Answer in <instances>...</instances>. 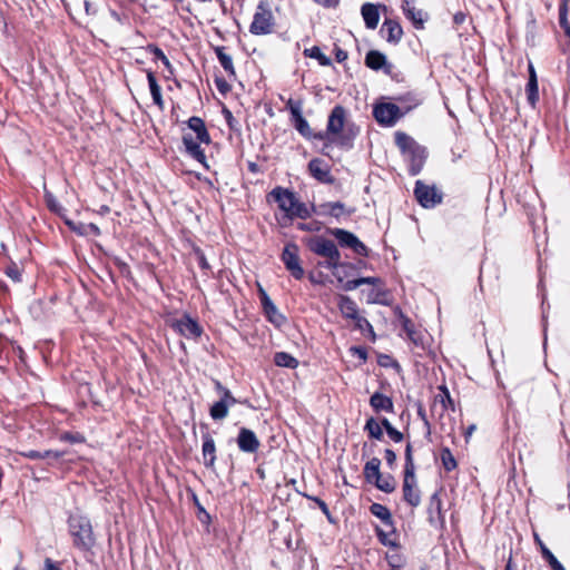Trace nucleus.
<instances>
[{
    "mask_svg": "<svg viewBox=\"0 0 570 570\" xmlns=\"http://www.w3.org/2000/svg\"><path fill=\"white\" fill-rule=\"evenodd\" d=\"M67 525L73 547L81 552H90L96 544L90 519L79 512L70 513Z\"/></svg>",
    "mask_w": 570,
    "mask_h": 570,
    "instance_id": "f257e3e1",
    "label": "nucleus"
},
{
    "mask_svg": "<svg viewBox=\"0 0 570 570\" xmlns=\"http://www.w3.org/2000/svg\"><path fill=\"white\" fill-rule=\"evenodd\" d=\"M346 110L343 106L336 105L331 110L327 120V134L333 136L332 144H335L342 149L350 150L354 146V135L352 131L344 132Z\"/></svg>",
    "mask_w": 570,
    "mask_h": 570,
    "instance_id": "f03ea898",
    "label": "nucleus"
},
{
    "mask_svg": "<svg viewBox=\"0 0 570 570\" xmlns=\"http://www.w3.org/2000/svg\"><path fill=\"white\" fill-rule=\"evenodd\" d=\"M363 265V262L358 259V294L361 295V299H364L368 304H386L389 294L382 279L375 276H362L360 272Z\"/></svg>",
    "mask_w": 570,
    "mask_h": 570,
    "instance_id": "7ed1b4c3",
    "label": "nucleus"
},
{
    "mask_svg": "<svg viewBox=\"0 0 570 570\" xmlns=\"http://www.w3.org/2000/svg\"><path fill=\"white\" fill-rule=\"evenodd\" d=\"M275 18L267 0H259L253 21L249 24V32L254 36H265L273 32Z\"/></svg>",
    "mask_w": 570,
    "mask_h": 570,
    "instance_id": "20e7f679",
    "label": "nucleus"
},
{
    "mask_svg": "<svg viewBox=\"0 0 570 570\" xmlns=\"http://www.w3.org/2000/svg\"><path fill=\"white\" fill-rule=\"evenodd\" d=\"M306 246L312 253L326 258L323 265L325 268H330V266H333L341 259V254L335 243L323 236L307 238Z\"/></svg>",
    "mask_w": 570,
    "mask_h": 570,
    "instance_id": "39448f33",
    "label": "nucleus"
},
{
    "mask_svg": "<svg viewBox=\"0 0 570 570\" xmlns=\"http://www.w3.org/2000/svg\"><path fill=\"white\" fill-rule=\"evenodd\" d=\"M333 275L337 282V287L343 291H352L356 288V265L352 263L336 262L333 266Z\"/></svg>",
    "mask_w": 570,
    "mask_h": 570,
    "instance_id": "423d86ee",
    "label": "nucleus"
},
{
    "mask_svg": "<svg viewBox=\"0 0 570 570\" xmlns=\"http://www.w3.org/2000/svg\"><path fill=\"white\" fill-rule=\"evenodd\" d=\"M414 195L419 204L424 208H433L442 203L443 194L434 186L421 180L415 183Z\"/></svg>",
    "mask_w": 570,
    "mask_h": 570,
    "instance_id": "0eeeda50",
    "label": "nucleus"
},
{
    "mask_svg": "<svg viewBox=\"0 0 570 570\" xmlns=\"http://www.w3.org/2000/svg\"><path fill=\"white\" fill-rule=\"evenodd\" d=\"M298 252V246L295 243H287L281 255L285 268L297 281L304 277V268L301 265Z\"/></svg>",
    "mask_w": 570,
    "mask_h": 570,
    "instance_id": "6e6552de",
    "label": "nucleus"
},
{
    "mask_svg": "<svg viewBox=\"0 0 570 570\" xmlns=\"http://www.w3.org/2000/svg\"><path fill=\"white\" fill-rule=\"evenodd\" d=\"M171 327L187 340H198L204 330L196 318H193L188 313L176 318L171 323Z\"/></svg>",
    "mask_w": 570,
    "mask_h": 570,
    "instance_id": "1a4fd4ad",
    "label": "nucleus"
},
{
    "mask_svg": "<svg viewBox=\"0 0 570 570\" xmlns=\"http://www.w3.org/2000/svg\"><path fill=\"white\" fill-rule=\"evenodd\" d=\"M267 199H273L277 204L278 208L284 213V218L287 219L298 198L292 189L276 186L268 193Z\"/></svg>",
    "mask_w": 570,
    "mask_h": 570,
    "instance_id": "9d476101",
    "label": "nucleus"
},
{
    "mask_svg": "<svg viewBox=\"0 0 570 570\" xmlns=\"http://www.w3.org/2000/svg\"><path fill=\"white\" fill-rule=\"evenodd\" d=\"M373 115L381 125L393 126L402 116V112L400 107L395 104L386 102L375 106Z\"/></svg>",
    "mask_w": 570,
    "mask_h": 570,
    "instance_id": "9b49d317",
    "label": "nucleus"
},
{
    "mask_svg": "<svg viewBox=\"0 0 570 570\" xmlns=\"http://www.w3.org/2000/svg\"><path fill=\"white\" fill-rule=\"evenodd\" d=\"M236 443L239 451L244 453H255L261 445L255 432L247 428L239 429Z\"/></svg>",
    "mask_w": 570,
    "mask_h": 570,
    "instance_id": "f8f14e48",
    "label": "nucleus"
},
{
    "mask_svg": "<svg viewBox=\"0 0 570 570\" xmlns=\"http://www.w3.org/2000/svg\"><path fill=\"white\" fill-rule=\"evenodd\" d=\"M261 303L267 320L272 324L279 327L285 323V316L278 312L276 305L263 288H261Z\"/></svg>",
    "mask_w": 570,
    "mask_h": 570,
    "instance_id": "ddd939ff",
    "label": "nucleus"
},
{
    "mask_svg": "<svg viewBox=\"0 0 570 570\" xmlns=\"http://www.w3.org/2000/svg\"><path fill=\"white\" fill-rule=\"evenodd\" d=\"M403 499L413 508L417 507L421 502L420 492L416 489L415 472L404 473Z\"/></svg>",
    "mask_w": 570,
    "mask_h": 570,
    "instance_id": "4468645a",
    "label": "nucleus"
},
{
    "mask_svg": "<svg viewBox=\"0 0 570 570\" xmlns=\"http://www.w3.org/2000/svg\"><path fill=\"white\" fill-rule=\"evenodd\" d=\"M308 170L320 183L331 184L334 180L328 165L320 158H314L308 163Z\"/></svg>",
    "mask_w": 570,
    "mask_h": 570,
    "instance_id": "2eb2a0df",
    "label": "nucleus"
},
{
    "mask_svg": "<svg viewBox=\"0 0 570 570\" xmlns=\"http://www.w3.org/2000/svg\"><path fill=\"white\" fill-rule=\"evenodd\" d=\"M203 446L202 454L204 459V465L207 469H214L216 462V445L213 436L206 432L202 435Z\"/></svg>",
    "mask_w": 570,
    "mask_h": 570,
    "instance_id": "dca6fc26",
    "label": "nucleus"
},
{
    "mask_svg": "<svg viewBox=\"0 0 570 570\" xmlns=\"http://www.w3.org/2000/svg\"><path fill=\"white\" fill-rule=\"evenodd\" d=\"M382 37L390 43H397L403 36V29L400 23L392 19H385L381 28Z\"/></svg>",
    "mask_w": 570,
    "mask_h": 570,
    "instance_id": "f3484780",
    "label": "nucleus"
},
{
    "mask_svg": "<svg viewBox=\"0 0 570 570\" xmlns=\"http://www.w3.org/2000/svg\"><path fill=\"white\" fill-rule=\"evenodd\" d=\"M402 9L406 18H409L416 29H423L425 13L415 8V0H403Z\"/></svg>",
    "mask_w": 570,
    "mask_h": 570,
    "instance_id": "a211bd4d",
    "label": "nucleus"
},
{
    "mask_svg": "<svg viewBox=\"0 0 570 570\" xmlns=\"http://www.w3.org/2000/svg\"><path fill=\"white\" fill-rule=\"evenodd\" d=\"M187 126L190 130H193L196 135L195 139H197L199 142L203 144H210L212 138L210 135L206 128L205 121L198 117L193 116L187 120Z\"/></svg>",
    "mask_w": 570,
    "mask_h": 570,
    "instance_id": "6ab92c4d",
    "label": "nucleus"
},
{
    "mask_svg": "<svg viewBox=\"0 0 570 570\" xmlns=\"http://www.w3.org/2000/svg\"><path fill=\"white\" fill-rule=\"evenodd\" d=\"M365 65L372 70L383 69L386 73L391 72V65L387 63L386 56L377 50L367 52Z\"/></svg>",
    "mask_w": 570,
    "mask_h": 570,
    "instance_id": "aec40b11",
    "label": "nucleus"
},
{
    "mask_svg": "<svg viewBox=\"0 0 570 570\" xmlns=\"http://www.w3.org/2000/svg\"><path fill=\"white\" fill-rule=\"evenodd\" d=\"M402 332L405 334L407 340L415 346H423V335L421 331L415 328L414 323L406 316L401 315Z\"/></svg>",
    "mask_w": 570,
    "mask_h": 570,
    "instance_id": "412c9836",
    "label": "nucleus"
},
{
    "mask_svg": "<svg viewBox=\"0 0 570 570\" xmlns=\"http://www.w3.org/2000/svg\"><path fill=\"white\" fill-rule=\"evenodd\" d=\"M405 156L411 161V166H410L411 174L413 176L417 175L421 171L424 160H425V157H426L425 149L423 147H421L420 145H417L412 150H410Z\"/></svg>",
    "mask_w": 570,
    "mask_h": 570,
    "instance_id": "4be33fe9",
    "label": "nucleus"
},
{
    "mask_svg": "<svg viewBox=\"0 0 570 570\" xmlns=\"http://www.w3.org/2000/svg\"><path fill=\"white\" fill-rule=\"evenodd\" d=\"M380 7L373 3H364L361 8V14L368 29H375L380 21Z\"/></svg>",
    "mask_w": 570,
    "mask_h": 570,
    "instance_id": "5701e85b",
    "label": "nucleus"
},
{
    "mask_svg": "<svg viewBox=\"0 0 570 570\" xmlns=\"http://www.w3.org/2000/svg\"><path fill=\"white\" fill-rule=\"evenodd\" d=\"M312 209L318 216H332L338 218L344 213V204L341 202L324 203L317 207L313 206Z\"/></svg>",
    "mask_w": 570,
    "mask_h": 570,
    "instance_id": "b1692460",
    "label": "nucleus"
},
{
    "mask_svg": "<svg viewBox=\"0 0 570 570\" xmlns=\"http://www.w3.org/2000/svg\"><path fill=\"white\" fill-rule=\"evenodd\" d=\"M327 233L334 236L342 247H350L356 250V235L341 228H330Z\"/></svg>",
    "mask_w": 570,
    "mask_h": 570,
    "instance_id": "393cba45",
    "label": "nucleus"
},
{
    "mask_svg": "<svg viewBox=\"0 0 570 570\" xmlns=\"http://www.w3.org/2000/svg\"><path fill=\"white\" fill-rule=\"evenodd\" d=\"M214 51L216 53V57L223 67V69L226 71L228 78L235 79L236 78V70L233 63V58L225 52V47L217 46L214 48Z\"/></svg>",
    "mask_w": 570,
    "mask_h": 570,
    "instance_id": "a878e982",
    "label": "nucleus"
},
{
    "mask_svg": "<svg viewBox=\"0 0 570 570\" xmlns=\"http://www.w3.org/2000/svg\"><path fill=\"white\" fill-rule=\"evenodd\" d=\"M149 90L153 97L154 104L163 111L165 108L161 88L157 82L156 76L151 70H146Z\"/></svg>",
    "mask_w": 570,
    "mask_h": 570,
    "instance_id": "bb28decb",
    "label": "nucleus"
},
{
    "mask_svg": "<svg viewBox=\"0 0 570 570\" xmlns=\"http://www.w3.org/2000/svg\"><path fill=\"white\" fill-rule=\"evenodd\" d=\"M294 128L306 139H312L313 131L308 121L304 118L302 111L293 110V118L291 119Z\"/></svg>",
    "mask_w": 570,
    "mask_h": 570,
    "instance_id": "cd10ccee",
    "label": "nucleus"
},
{
    "mask_svg": "<svg viewBox=\"0 0 570 570\" xmlns=\"http://www.w3.org/2000/svg\"><path fill=\"white\" fill-rule=\"evenodd\" d=\"M337 305L344 317L356 321V304L351 297L340 295Z\"/></svg>",
    "mask_w": 570,
    "mask_h": 570,
    "instance_id": "c85d7f7f",
    "label": "nucleus"
},
{
    "mask_svg": "<svg viewBox=\"0 0 570 570\" xmlns=\"http://www.w3.org/2000/svg\"><path fill=\"white\" fill-rule=\"evenodd\" d=\"M370 511L373 515L379 518L383 522V524L391 530V532L393 531L392 514L385 505L380 503H373L370 507Z\"/></svg>",
    "mask_w": 570,
    "mask_h": 570,
    "instance_id": "c756f323",
    "label": "nucleus"
},
{
    "mask_svg": "<svg viewBox=\"0 0 570 570\" xmlns=\"http://www.w3.org/2000/svg\"><path fill=\"white\" fill-rule=\"evenodd\" d=\"M371 484H374L379 490L385 493H392L396 488V481L391 474L380 473Z\"/></svg>",
    "mask_w": 570,
    "mask_h": 570,
    "instance_id": "7c9ffc66",
    "label": "nucleus"
},
{
    "mask_svg": "<svg viewBox=\"0 0 570 570\" xmlns=\"http://www.w3.org/2000/svg\"><path fill=\"white\" fill-rule=\"evenodd\" d=\"M274 363L276 366L294 370L299 362L296 357L287 352H276L274 354Z\"/></svg>",
    "mask_w": 570,
    "mask_h": 570,
    "instance_id": "2f4dec72",
    "label": "nucleus"
},
{
    "mask_svg": "<svg viewBox=\"0 0 570 570\" xmlns=\"http://www.w3.org/2000/svg\"><path fill=\"white\" fill-rule=\"evenodd\" d=\"M214 387H215V391L220 395V399H219L220 401H224L232 405H235L236 403L248 405L247 400L238 401L236 397H234L232 392L225 385H223L220 381L215 380Z\"/></svg>",
    "mask_w": 570,
    "mask_h": 570,
    "instance_id": "473e14b6",
    "label": "nucleus"
},
{
    "mask_svg": "<svg viewBox=\"0 0 570 570\" xmlns=\"http://www.w3.org/2000/svg\"><path fill=\"white\" fill-rule=\"evenodd\" d=\"M233 406L224 401L218 400L209 409V415L213 420H224L228 415L229 407Z\"/></svg>",
    "mask_w": 570,
    "mask_h": 570,
    "instance_id": "72a5a7b5",
    "label": "nucleus"
},
{
    "mask_svg": "<svg viewBox=\"0 0 570 570\" xmlns=\"http://www.w3.org/2000/svg\"><path fill=\"white\" fill-rule=\"evenodd\" d=\"M395 144L404 155L417 146L413 138L401 131L395 132Z\"/></svg>",
    "mask_w": 570,
    "mask_h": 570,
    "instance_id": "f704fd0d",
    "label": "nucleus"
},
{
    "mask_svg": "<svg viewBox=\"0 0 570 570\" xmlns=\"http://www.w3.org/2000/svg\"><path fill=\"white\" fill-rule=\"evenodd\" d=\"M371 405L375 411H390L393 406L391 399L381 394L374 393L370 400Z\"/></svg>",
    "mask_w": 570,
    "mask_h": 570,
    "instance_id": "c9c22d12",
    "label": "nucleus"
},
{
    "mask_svg": "<svg viewBox=\"0 0 570 570\" xmlns=\"http://www.w3.org/2000/svg\"><path fill=\"white\" fill-rule=\"evenodd\" d=\"M304 56L316 59L321 66H331L332 60L327 57L318 46H313L304 50Z\"/></svg>",
    "mask_w": 570,
    "mask_h": 570,
    "instance_id": "e433bc0d",
    "label": "nucleus"
},
{
    "mask_svg": "<svg viewBox=\"0 0 570 570\" xmlns=\"http://www.w3.org/2000/svg\"><path fill=\"white\" fill-rule=\"evenodd\" d=\"M381 461L377 458L371 459L364 468V478L370 483L381 473Z\"/></svg>",
    "mask_w": 570,
    "mask_h": 570,
    "instance_id": "4c0bfd02",
    "label": "nucleus"
},
{
    "mask_svg": "<svg viewBox=\"0 0 570 570\" xmlns=\"http://www.w3.org/2000/svg\"><path fill=\"white\" fill-rule=\"evenodd\" d=\"M311 215H312V212L306 206V204H304L297 199V202L294 205V209L291 212V214L287 217V220L292 222L294 218L307 219L311 217Z\"/></svg>",
    "mask_w": 570,
    "mask_h": 570,
    "instance_id": "58836bf2",
    "label": "nucleus"
},
{
    "mask_svg": "<svg viewBox=\"0 0 570 570\" xmlns=\"http://www.w3.org/2000/svg\"><path fill=\"white\" fill-rule=\"evenodd\" d=\"M183 144L185 146L186 154L190 157L191 155L198 153L202 148L200 144L197 139H195L190 134H185L183 136Z\"/></svg>",
    "mask_w": 570,
    "mask_h": 570,
    "instance_id": "ea45409f",
    "label": "nucleus"
},
{
    "mask_svg": "<svg viewBox=\"0 0 570 570\" xmlns=\"http://www.w3.org/2000/svg\"><path fill=\"white\" fill-rule=\"evenodd\" d=\"M296 492L298 494H301L302 497L315 502L317 504V507L322 510V512L326 515L327 520L330 522H333V519H332V515H331V512H330V509L327 507V504L325 503V501H323L321 498L318 497H315V495H311V494H307L305 492H301L299 490L296 489Z\"/></svg>",
    "mask_w": 570,
    "mask_h": 570,
    "instance_id": "a19ab883",
    "label": "nucleus"
},
{
    "mask_svg": "<svg viewBox=\"0 0 570 570\" xmlns=\"http://www.w3.org/2000/svg\"><path fill=\"white\" fill-rule=\"evenodd\" d=\"M59 440L70 444L85 443L86 438L80 432H63L59 435Z\"/></svg>",
    "mask_w": 570,
    "mask_h": 570,
    "instance_id": "79ce46f5",
    "label": "nucleus"
},
{
    "mask_svg": "<svg viewBox=\"0 0 570 570\" xmlns=\"http://www.w3.org/2000/svg\"><path fill=\"white\" fill-rule=\"evenodd\" d=\"M358 332L366 337L370 338L372 342L375 341L376 336L373 330V326L368 323L366 318L358 316Z\"/></svg>",
    "mask_w": 570,
    "mask_h": 570,
    "instance_id": "37998d69",
    "label": "nucleus"
},
{
    "mask_svg": "<svg viewBox=\"0 0 570 570\" xmlns=\"http://www.w3.org/2000/svg\"><path fill=\"white\" fill-rule=\"evenodd\" d=\"M441 460H442L443 466L446 471H452L456 468V461H455L453 454L451 453L450 449H448V448L442 449Z\"/></svg>",
    "mask_w": 570,
    "mask_h": 570,
    "instance_id": "c03bdc74",
    "label": "nucleus"
},
{
    "mask_svg": "<svg viewBox=\"0 0 570 570\" xmlns=\"http://www.w3.org/2000/svg\"><path fill=\"white\" fill-rule=\"evenodd\" d=\"M365 430L371 438L380 440L383 435L382 428L377 421L370 419L365 424Z\"/></svg>",
    "mask_w": 570,
    "mask_h": 570,
    "instance_id": "a18cd8bd",
    "label": "nucleus"
},
{
    "mask_svg": "<svg viewBox=\"0 0 570 570\" xmlns=\"http://www.w3.org/2000/svg\"><path fill=\"white\" fill-rule=\"evenodd\" d=\"M527 99L529 104L534 107L537 101L539 100V89H538V82H528L527 83Z\"/></svg>",
    "mask_w": 570,
    "mask_h": 570,
    "instance_id": "49530a36",
    "label": "nucleus"
},
{
    "mask_svg": "<svg viewBox=\"0 0 570 570\" xmlns=\"http://www.w3.org/2000/svg\"><path fill=\"white\" fill-rule=\"evenodd\" d=\"M115 266L118 268L119 273L127 279H132V274L130 266L122 261L120 257H115L112 259Z\"/></svg>",
    "mask_w": 570,
    "mask_h": 570,
    "instance_id": "de8ad7c7",
    "label": "nucleus"
},
{
    "mask_svg": "<svg viewBox=\"0 0 570 570\" xmlns=\"http://www.w3.org/2000/svg\"><path fill=\"white\" fill-rule=\"evenodd\" d=\"M67 454L66 451H58V450H45L42 451V460H48L49 464H52L53 462L60 460Z\"/></svg>",
    "mask_w": 570,
    "mask_h": 570,
    "instance_id": "09e8293b",
    "label": "nucleus"
},
{
    "mask_svg": "<svg viewBox=\"0 0 570 570\" xmlns=\"http://www.w3.org/2000/svg\"><path fill=\"white\" fill-rule=\"evenodd\" d=\"M382 424L384 425L387 435L394 441V442H401L403 440V434L397 431L392 424L389 422V420L384 419Z\"/></svg>",
    "mask_w": 570,
    "mask_h": 570,
    "instance_id": "8fccbe9b",
    "label": "nucleus"
},
{
    "mask_svg": "<svg viewBox=\"0 0 570 570\" xmlns=\"http://www.w3.org/2000/svg\"><path fill=\"white\" fill-rule=\"evenodd\" d=\"M222 112H223V116H224V118L226 120V124H227L228 128L230 130H233V131H238L239 130V124L235 119V117L233 116V112L228 108H226V107L223 108Z\"/></svg>",
    "mask_w": 570,
    "mask_h": 570,
    "instance_id": "3c124183",
    "label": "nucleus"
},
{
    "mask_svg": "<svg viewBox=\"0 0 570 570\" xmlns=\"http://www.w3.org/2000/svg\"><path fill=\"white\" fill-rule=\"evenodd\" d=\"M6 275L11 278L13 282H21V271L16 263H11L4 269Z\"/></svg>",
    "mask_w": 570,
    "mask_h": 570,
    "instance_id": "603ef678",
    "label": "nucleus"
},
{
    "mask_svg": "<svg viewBox=\"0 0 570 570\" xmlns=\"http://www.w3.org/2000/svg\"><path fill=\"white\" fill-rule=\"evenodd\" d=\"M214 82H215V86L217 88V90L223 95V96H226L230 90H232V86L229 85V82L223 78V77H218L216 76L215 79H214Z\"/></svg>",
    "mask_w": 570,
    "mask_h": 570,
    "instance_id": "864d4df0",
    "label": "nucleus"
},
{
    "mask_svg": "<svg viewBox=\"0 0 570 570\" xmlns=\"http://www.w3.org/2000/svg\"><path fill=\"white\" fill-rule=\"evenodd\" d=\"M415 472V466L412 458V446L409 443L405 449V466L404 473Z\"/></svg>",
    "mask_w": 570,
    "mask_h": 570,
    "instance_id": "5fc2aeb1",
    "label": "nucleus"
},
{
    "mask_svg": "<svg viewBox=\"0 0 570 570\" xmlns=\"http://www.w3.org/2000/svg\"><path fill=\"white\" fill-rule=\"evenodd\" d=\"M194 254L197 257L199 267L203 271H209L210 269V265H209V263H208L204 252L199 247H195L194 248Z\"/></svg>",
    "mask_w": 570,
    "mask_h": 570,
    "instance_id": "6e6d98bb",
    "label": "nucleus"
},
{
    "mask_svg": "<svg viewBox=\"0 0 570 570\" xmlns=\"http://www.w3.org/2000/svg\"><path fill=\"white\" fill-rule=\"evenodd\" d=\"M45 197H46V203H47L48 208L52 213H59V210L61 209V206L58 203V200L56 199V197L49 191H46Z\"/></svg>",
    "mask_w": 570,
    "mask_h": 570,
    "instance_id": "4d7b16f0",
    "label": "nucleus"
},
{
    "mask_svg": "<svg viewBox=\"0 0 570 570\" xmlns=\"http://www.w3.org/2000/svg\"><path fill=\"white\" fill-rule=\"evenodd\" d=\"M568 1L569 0H562L559 7V24L564 26L568 24Z\"/></svg>",
    "mask_w": 570,
    "mask_h": 570,
    "instance_id": "13d9d810",
    "label": "nucleus"
},
{
    "mask_svg": "<svg viewBox=\"0 0 570 570\" xmlns=\"http://www.w3.org/2000/svg\"><path fill=\"white\" fill-rule=\"evenodd\" d=\"M440 390L442 391V395H439L441 397V403L443 405L444 409H448V407H451L452 410H454V403H453V400L451 399V395L448 391V389L445 386H441Z\"/></svg>",
    "mask_w": 570,
    "mask_h": 570,
    "instance_id": "bf43d9fd",
    "label": "nucleus"
},
{
    "mask_svg": "<svg viewBox=\"0 0 570 570\" xmlns=\"http://www.w3.org/2000/svg\"><path fill=\"white\" fill-rule=\"evenodd\" d=\"M193 159L197 160L205 169H209V166L207 164V157L205 155V151L203 148L198 150V153L190 156Z\"/></svg>",
    "mask_w": 570,
    "mask_h": 570,
    "instance_id": "052dcab7",
    "label": "nucleus"
},
{
    "mask_svg": "<svg viewBox=\"0 0 570 570\" xmlns=\"http://www.w3.org/2000/svg\"><path fill=\"white\" fill-rule=\"evenodd\" d=\"M535 542L540 546L542 557L549 561L551 558L554 557V554L544 546V543L541 541V539L535 534L534 535Z\"/></svg>",
    "mask_w": 570,
    "mask_h": 570,
    "instance_id": "680f3d73",
    "label": "nucleus"
},
{
    "mask_svg": "<svg viewBox=\"0 0 570 570\" xmlns=\"http://www.w3.org/2000/svg\"><path fill=\"white\" fill-rule=\"evenodd\" d=\"M194 499H195V502H196L197 508H198V519L202 522H209V520H210L209 513L205 510V508L203 505H200V503L198 502V499H197L196 495L194 497Z\"/></svg>",
    "mask_w": 570,
    "mask_h": 570,
    "instance_id": "e2e57ef3",
    "label": "nucleus"
},
{
    "mask_svg": "<svg viewBox=\"0 0 570 570\" xmlns=\"http://www.w3.org/2000/svg\"><path fill=\"white\" fill-rule=\"evenodd\" d=\"M441 499L436 493H434L430 499V513L435 510L439 514L441 513Z\"/></svg>",
    "mask_w": 570,
    "mask_h": 570,
    "instance_id": "0e129e2a",
    "label": "nucleus"
},
{
    "mask_svg": "<svg viewBox=\"0 0 570 570\" xmlns=\"http://www.w3.org/2000/svg\"><path fill=\"white\" fill-rule=\"evenodd\" d=\"M23 458L29 460H42V451L28 450L20 453Z\"/></svg>",
    "mask_w": 570,
    "mask_h": 570,
    "instance_id": "69168bd1",
    "label": "nucleus"
},
{
    "mask_svg": "<svg viewBox=\"0 0 570 570\" xmlns=\"http://www.w3.org/2000/svg\"><path fill=\"white\" fill-rule=\"evenodd\" d=\"M147 50L155 56L156 59L161 60L166 55L164 51L156 45H148Z\"/></svg>",
    "mask_w": 570,
    "mask_h": 570,
    "instance_id": "338daca9",
    "label": "nucleus"
},
{
    "mask_svg": "<svg viewBox=\"0 0 570 570\" xmlns=\"http://www.w3.org/2000/svg\"><path fill=\"white\" fill-rule=\"evenodd\" d=\"M333 136L331 134H327V129L325 131H318L316 134L313 132L312 139L322 140V141H330L332 144Z\"/></svg>",
    "mask_w": 570,
    "mask_h": 570,
    "instance_id": "774afa93",
    "label": "nucleus"
}]
</instances>
